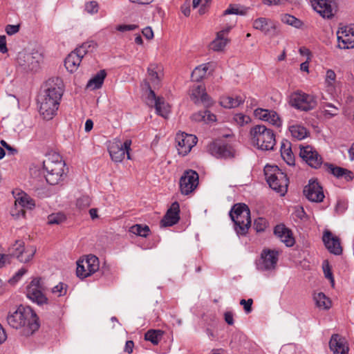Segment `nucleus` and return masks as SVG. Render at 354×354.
Listing matches in <instances>:
<instances>
[{"label":"nucleus","instance_id":"3","mask_svg":"<svg viewBox=\"0 0 354 354\" xmlns=\"http://www.w3.org/2000/svg\"><path fill=\"white\" fill-rule=\"evenodd\" d=\"M230 216L234 223V230L239 236L247 234L250 225V211L244 203L235 204L230 212Z\"/></svg>","mask_w":354,"mask_h":354},{"label":"nucleus","instance_id":"2","mask_svg":"<svg viewBox=\"0 0 354 354\" xmlns=\"http://www.w3.org/2000/svg\"><path fill=\"white\" fill-rule=\"evenodd\" d=\"M8 325L17 330L24 336L32 335L39 328V318L30 307L20 306L12 313L7 316Z\"/></svg>","mask_w":354,"mask_h":354},{"label":"nucleus","instance_id":"32","mask_svg":"<svg viewBox=\"0 0 354 354\" xmlns=\"http://www.w3.org/2000/svg\"><path fill=\"white\" fill-rule=\"evenodd\" d=\"M15 204V206H19L22 209L24 207L32 209L35 206L33 201L24 192L19 194L18 197L16 198Z\"/></svg>","mask_w":354,"mask_h":354},{"label":"nucleus","instance_id":"24","mask_svg":"<svg viewBox=\"0 0 354 354\" xmlns=\"http://www.w3.org/2000/svg\"><path fill=\"white\" fill-rule=\"evenodd\" d=\"M333 1H310L313 9L324 18H331L333 13Z\"/></svg>","mask_w":354,"mask_h":354},{"label":"nucleus","instance_id":"51","mask_svg":"<svg viewBox=\"0 0 354 354\" xmlns=\"http://www.w3.org/2000/svg\"><path fill=\"white\" fill-rule=\"evenodd\" d=\"M233 120L240 126H243L250 121V118L243 113H236L233 116Z\"/></svg>","mask_w":354,"mask_h":354},{"label":"nucleus","instance_id":"5","mask_svg":"<svg viewBox=\"0 0 354 354\" xmlns=\"http://www.w3.org/2000/svg\"><path fill=\"white\" fill-rule=\"evenodd\" d=\"M250 136L254 145L261 150H272L276 143L272 130L263 124H257L250 129Z\"/></svg>","mask_w":354,"mask_h":354},{"label":"nucleus","instance_id":"39","mask_svg":"<svg viewBox=\"0 0 354 354\" xmlns=\"http://www.w3.org/2000/svg\"><path fill=\"white\" fill-rule=\"evenodd\" d=\"M207 70V67L206 65L196 67L192 73V80L195 82L201 81L205 77Z\"/></svg>","mask_w":354,"mask_h":354},{"label":"nucleus","instance_id":"4","mask_svg":"<svg viewBox=\"0 0 354 354\" xmlns=\"http://www.w3.org/2000/svg\"><path fill=\"white\" fill-rule=\"evenodd\" d=\"M264 174L270 187L283 196L287 192L289 183L287 175L277 165H266Z\"/></svg>","mask_w":354,"mask_h":354},{"label":"nucleus","instance_id":"37","mask_svg":"<svg viewBox=\"0 0 354 354\" xmlns=\"http://www.w3.org/2000/svg\"><path fill=\"white\" fill-rule=\"evenodd\" d=\"M281 19L283 23L292 26L296 28H301L304 24L300 19L288 14L282 15Z\"/></svg>","mask_w":354,"mask_h":354},{"label":"nucleus","instance_id":"14","mask_svg":"<svg viewBox=\"0 0 354 354\" xmlns=\"http://www.w3.org/2000/svg\"><path fill=\"white\" fill-rule=\"evenodd\" d=\"M300 157L311 167L317 169L322 165V158L311 146H300Z\"/></svg>","mask_w":354,"mask_h":354},{"label":"nucleus","instance_id":"33","mask_svg":"<svg viewBox=\"0 0 354 354\" xmlns=\"http://www.w3.org/2000/svg\"><path fill=\"white\" fill-rule=\"evenodd\" d=\"M164 332L159 329H150L145 334V339L158 345L161 340Z\"/></svg>","mask_w":354,"mask_h":354},{"label":"nucleus","instance_id":"27","mask_svg":"<svg viewBox=\"0 0 354 354\" xmlns=\"http://www.w3.org/2000/svg\"><path fill=\"white\" fill-rule=\"evenodd\" d=\"M55 160H50V158L43 162L44 169L46 173L64 174V163L59 160L58 156H55Z\"/></svg>","mask_w":354,"mask_h":354},{"label":"nucleus","instance_id":"19","mask_svg":"<svg viewBox=\"0 0 354 354\" xmlns=\"http://www.w3.org/2000/svg\"><path fill=\"white\" fill-rule=\"evenodd\" d=\"M254 115L257 118L268 122L277 127L281 125L280 118L274 111L257 108L254 110Z\"/></svg>","mask_w":354,"mask_h":354},{"label":"nucleus","instance_id":"12","mask_svg":"<svg viewBox=\"0 0 354 354\" xmlns=\"http://www.w3.org/2000/svg\"><path fill=\"white\" fill-rule=\"evenodd\" d=\"M131 140H126L123 144L120 142L113 143L109 147L110 156L114 162H120L124 158L127 153V159H131L129 151L131 150Z\"/></svg>","mask_w":354,"mask_h":354},{"label":"nucleus","instance_id":"29","mask_svg":"<svg viewBox=\"0 0 354 354\" xmlns=\"http://www.w3.org/2000/svg\"><path fill=\"white\" fill-rule=\"evenodd\" d=\"M106 76V71L100 70L88 80L86 84L87 88H90L92 90L100 88L102 86Z\"/></svg>","mask_w":354,"mask_h":354},{"label":"nucleus","instance_id":"16","mask_svg":"<svg viewBox=\"0 0 354 354\" xmlns=\"http://www.w3.org/2000/svg\"><path fill=\"white\" fill-rule=\"evenodd\" d=\"M197 140L196 136L192 134L178 133L176 137V141L178 145L177 149L179 154L183 156L187 155L197 143Z\"/></svg>","mask_w":354,"mask_h":354},{"label":"nucleus","instance_id":"28","mask_svg":"<svg viewBox=\"0 0 354 354\" xmlns=\"http://www.w3.org/2000/svg\"><path fill=\"white\" fill-rule=\"evenodd\" d=\"M288 129L291 136L297 140L305 139L309 136V131L307 129L298 123L289 125Z\"/></svg>","mask_w":354,"mask_h":354},{"label":"nucleus","instance_id":"17","mask_svg":"<svg viewBox=\"0 0 354 354\" xmlns=\"http://www.w3.org/2000/svg\"><path fill=\"white\" fill-rule=\"evenodd\" d=\"M306 197L312 202L319 203L324 198L322 187L316 180L310 179L304 189Z\"/></svg>","mask_w":354,"mask_h":354},{"label":"nucleus","instance_id":"20","mask_svg":"<svg viewBox=\"0 0 354 354\" xmlns=\"http://www.w3.org/2000/svg\"><path fill=\"white\" fill-rule=\"evenodd\" d=\"M322 240L326 248L330 253L335 255L342 254V248L340 245L339 239L337 236H333L330 231L326 230L324 232Z\"/></svg>","mask_w":354,"mask_h":354},{"label":"nucleus","instance_id":"6","mask_svg":"<svg viewBox=\"0 0 354 354\" xmlns=\"http://www.w3.org/2000/svg\"><path fill=\"white\" fill-rule=\"evenodd\" d=\"M46 287L41 278L36 277L29 283L26 287V294L27 297L39 306L47 304L48 299L44 292Z\"/></svg>","mask_w":354,"mask_h":354},{"label":"nucleus","instance_id":"41","mask_svg":"<svg viewBox=\"0 0 354 354\" xmlns=\"http://www.w3.org/2000/svg\"><path fill=\"white\" fill-rule=\"evenodd\" d=\"M130 232L136 235L147 237L149 228L147 225L142 226L141 225H134L130 228Z\"/></svg>","mask_w":354,"mask_h":354},{"label":"nucleus","instance_id":"63","mask_svg":"<svg viewBox=\"0 0 354 354\" xmlns=\"http://www.w3.org/2000/svg\"><path fill=\"white\" fill-rule=\"evenodd\" d=\"M346 208H347V207H346V205L345 203H344L342 201H338L335 206V212L338 214H342L345 212Z\"/></svg>","mask_w":354,"mask_h":354},{"label":"nucleus","instance_id":"10","mask_svg":"<svg viewBox=\"0 0 354 354\" xmlns=\"http://www.w3.org/2000/svg\"><path fill=\"white\" fill-rule=\"evenodd\" d=\"M42 60L43 56L38 51L20 53L18 58L19 64L21 66L32 72L37 71Z\"/></svg>","mask_w":354,"mask_h":354},{"label":"nucleus","instance_id":"7","mask_svg":"<svg viewBox=\"0 0 354 354\" xmlns=\"http://www.w3.org/2000/svg\"><path fill=\"white\" fill-rule=\"evenodd\" d=\"M290 103L297 109L308 111L315 108L317 100L314 95L297 91L290 96Z\"/></svg>","mask_w":354,"mask_h":354},{"label":"nucleus","instance_id":"58","mask_svg":"<svg viewBox=\"0 0 354 354\" xmlns=\"http://www.w3.org/2000/svg\"><path fill=\"white\" fill-rule=\"evenodd\" d=\"M138 28L137 25L135 24H129V25H118L116 26L115 29L120 32H127L134 30Z\"/></svg>","mask_w":354,"mask_h":354},{"label":"nucleus","instance_id":"11","mask_svg":"<svg viewBox=\"0 0 354 354\" xmlns=\"http://www.w3.org/2000/svg\"><path fill=\"white\" fill-rule=\"evenodd\" d=\"M198 185V174L196 171L189 169L185 171L180 179V192L184 195L192 193Z\"/></svg>","mask_w":354,"mask_h":354},{"label":"nucleus","instance_id":"54","mask_svg":"<svg viewBox=\"0 0 354 354\" xmlns=\"http://www.w3.org/2000/svg\"><path fill=\"white\" fill-rule=\"evenodd\" d=\"M52 292L58 297L64 295L66 292V286L59 283L52 288Z\"/></svg>","mask_w":354,"mask_h":354},{"label":"nucleus","instance_id":"31","mask_svg":"<svg viewBox=\"0 0 354 354\" xmlns=\"http://www.w3.org/2000/svg\"><path fill=\"white\" fill-rule=\"evenodd\" d=\"M82 263L85 264L88 274L91 275L99 270L100 262L98 258L95 255H88L85 259L82 260Z\"/></svg>","mask_w":354,"mask_h":354},{"label":"nucleus","instance_id":"18","mask_svg":"<svg viewBox=\"0 0 354 354\" xmlns=\"http://www.w3.org/2000/svg\"><path fill=\"white\" fill-rule=\"evenodd\" d=\"M179 212V204L178 202L173 203L170 208L167 210L165 215L160 221V227H169L176 224L180 219Z\"/></svg>","mask_w":354,"mask_h":354},{"label":"nucleus","instance_id":"1","mask_svg":"<svg viewBox=\"0 0 354 354\" xmlns=\"http://www.w3.org/2000/svg\"><path fill=\"white\" fill-rule=\"evenodd\" d=\"M63 82L59 77L46 81L38 97L39 111L44 119L51 120L56 114L64 93Z\"/></svg>","mask_w":354,"mask_h":354},{"label":"nucleus","instance_id":"22","mask_svg":"<svg viewBox=\"0 0 354 354\" xmlns=\"http://www.w3.org/2000/svg\"><path fill=\"white\" fill-rule=\"evenodd\" d=\"M252 26L261 31L265 35L274 34L276 30L274 23L266 17H259L254 20Z\"/></svg>","mask_w":354,"mask_h":354},{"label":"nucleus","instance_id":"9","mask_svg":"<svg viewBox=\"0 0 354 354\" xmlns=\"http://www.w3.org/2000/svg\"><path fill=\"white\" fill-rule=\"evenodd\" d=\"M11 257H16L21 263H27L33 257L36 249L33 246L25 248L22 241L17 240L9 249Z\"/></svg>","mask_w":354,"mask_h":354},{"label":"nucleus","instance_id":"52","mask_svg":"<svg viewBox=\"0 0 354 354\" xmlns=\"http://www.w3.org/2000/svg\"><path fill=\"white\" fill-rule=\"evenodd\" d=\"M91 205V198L88 196H82L77 199L76 205L79 209H84Z\"/></svg>","mask_w":354,"mask_h":354},{"label":"nucleus","instance_id":"8","mask_svg":"<svg viewBox=\"0 0 354 354\" xmlns=\"http://www.w3.org/2000/svg\"><path fill=\"white\" fill-rule=\"evenodd\" d=\"M279 259V252L274 250L264 249L260 259L257 261V268L260 271H272L275 269Z\"/></svg>","mask_w":354,"mask_h":354},{"label":"nucleus","instance_id":"40","mask_svg":"<svg viewBox=\"0 0 354 354\" xmlns=\"http://www.w3.org/2000/svg\"><path fill=\"white\" fill-rule=\"evenodd\" d=\"M337 41L340 42V39L344 37H354V29L351 26H343L339 28L337 32Z\"/></svg>","mask_w":354,"mask_h":354},{"label":"nucleus","instance_id":"13","mask_svg":"<svg viewBox=\"0 0 354 354\" xmlns=\"http://www.w3.org/2000/svg\"><path fill=\"white\" fill-rule=\"evenodd\" d=\"M145 86L149 89L147 96L148 104H153L157 114L166 118L169 113V104L165 102L163 97L156 95L155 92L151 88L148 82H145Z\"/></svg>","mask_w":354,"mask_h":354},{"label":"nucleus","instance_id":"62","mask_svg":"<svg viewBox=\"0 0 354 354\" xmlns=\"http://www.w3.org/2000/svg\"><path fill=\"white\" fill-rule=\"evenodd\" d=\"M19 30V25H7L6 32L8 35H12Z\"/></svg>","mask_w":354,"mask_h":354},{"label":"nucleus","instance_id":"34","mask_svg":"<svg viewBox=\"0 0 354 354\" xmlns=\"http://www.w3.org/2000/svg\"><path fill=\"white\" fill-rule=\"evenodd\" d=\"M97 48V44L94 41H88L77 47L75 50L83 57L87 54L92 53Z\"/></svg>","mask_w":354,"mask_h":354},{"label":"nucleus","instance_id":"38","mask_svg":"<svg viewBox=\"0 0 354 354\" xmlns=\"http://www.w3.org/2000/svg\"><path fill=\"white\" fill-rule=\"evenodd\" d=\"M227 41V37H219L217 34L216 39L211 43L210 47L214 51H221L225 48Z\"/></svg>","mask_w":354,"mask_h":354},{"label":"nucleus","instance_id":"60","mask_svg":"<svg viewBox=\"0 0 354 354\" xmlns=\"http://www.w3.org/2000/svg\"><path fill=\"white\" fill-rule=\"evenodd\" d=\"M205 114H207V112L205 110L204 111H200L197 113H194L192 115V119L196 122H205Z\"/></svg>","mask_w":354,"mask_h":354},{"label":"nucleus","instance_id":"42","mask_svg":"<svg viewBox=\"0 0 354 354\" xmlns=\"http://www.w3.org/2000/svg\"><path fill=\"white\" fill-rule=\"evenodd\" d=\"M248 9L239 7L236 5H230L229 8L223 12V15H244L246 14Z\"/></svg>","mask_w":354,"mask_h":354},{"label":"nucleus","instance_id":"30","mask_svg":"<svg viewBox=\"0 0 354 354\" xmlns=\"http://www.w3.org/2000/svg\"><path fill=\"white\" fill-rule=\"evenodd\" d=\"M244 102L241 96H224L220 100V104L226 109H232L239 106Z\"/></svg>","mask_w":354,"mask_h":354},{"label":"nucleus","instance_id":"44","mask_svg":"<svg viewBox=\"0 0 354 354\" xmlns=\"http://www.w3.org/2000/svg\"><path fill=\"white\" fill-rule=\"evenodd\" d=\"M77 276L81 279H84L88 276V271L84 263H82V260H79L77 262V269H76Z\"/></svg>","mask_w":354,"mask_h":354},{"label":"nucleus","instance_id":"50","mask_svg":"<svg viewBox=\"0 0 354 354\" xmlns=\"http://www.w3.org/2000/svg\"><path fill=\"white\" fill-rule=\"evenodd\" d=\"M84 10L91 15L97 13L99 10L97 1H86L84 5Z\"/></svg>","mask_w":354,"mask_h":354},{"label":"nucleus","instance_id":"57","mask_svg":"<svg viewBox=\"0 0 354 354\" xmlns=\"http://www.w3.org/2000/svg\"><path fill=\"white\" fill-rule=\"evenodd\" d=\"M10 214L14 218H19L21 216H24L25 211L19 206L15 205V207L11 209Z\"/></svg>","mask_w":354,"mask_h":354},{"label":"nucleus","instance_id":"56","mask_svg":"<svg viewBox=\"0 0 354 354\" xmlns=\"http://www.w3.org/2000/svg\"><path fill=\"white\" fill-rule=\"evenodd\" d=\"M252 304H253V300L252 299H248V300L241 299L240 301V304L243 306V308L247 314L252 312Z\"/></svg>","mask_w":354,"mask_h":354},{"label":"nucleus","instance_id":"21","mask_svg":"<svg viewBox=\"0 0 354 354\" xmlns=\"http://www.w3.org/2000/svg\"><path fill=\"white\" fill-rule=\"evenodd\" d=\"M329 346L334 354H348L349 350L345 338L338 334L331 336Z\"/></svg>","mask_w":354,"mask_h":354},{"label":"nucleus","instance_id":"59","mask_svg":"<svg viewBox=\"0 0 354 354\" xmlns=\"http://www.w3.org/2000/svg\"><path fill=\"white\" fill-rule=\"evenodd\" d=\"M199 102L203 103V105L206 107H208L212 104V100L210 97L207 95V93L205 92V91L203 92V93L199 98Z\"/></svg>","mask_w":354,"mask_h":354},{"label":"nucleus","instance_id":"47","mask_svg":"<svg viewBox=\"0 0 354 354\" xmlns=\"http://www.w3.org/2000/svg\"><path fill=\"white\" fill-rule=\"evenodd\" d=\"M322 108L324 109V113L326 115L333 117L337 115L338 108L331 103H323Z\"/></svg>","mask_w":354,"mask_h":354},{"label":"nucleus","instance_id":"61","mask_svg":"<svg viewBox=\"0 0 354 354\" xmlns=\"http://www.w3.org/2000/svg\"><path fill=\"white\" fill-rule=\"evenodd\" d=\"M336 77V75L335 72L333 70L328 69L326 71V82L328 85H332L333 83L335 82Z\"/></svg>","mask_w":354,"mask_h":354},{"label":"nucleus","instance_id":"35","mask_svg":"<svg viewBox=\"0 0 354 354\" xmlns=\"http://www.w3.org/2000/svg\"><path fill=\"white\" fill-rule=\"evenodd\" d=\"M314 300L317 306L320 308L326 310L330 307V301L323 292L315 294Z\"/></svg>","mask_w":354,"mask_h":354},{"label":"nucleus","instance_id":"64","mask_svg":"<svg viewBox=\"0 0 354 354\" xmlns=\"http://www.w3.org/2000/svg\"><path fill=\"white\" fill-rule=\"evenodd\" d=\"M190 7L191 1H185V3L181 6V12L184 14L185 16L188 17L189 15Z\"/></svg>","mask_w":354,"mask_h":354},{"label":"nucleus","instance_id":"26","mask_svg":"<svg viewBox=\"0 0 354 354\" xmlns=\"http://www.w3.org/2000/svg\"><path fill=\"white\" fill-rule=\"evenodd\" d=\"M83 57L75 49L65 59L64 66L68 71L73 73L77 71Z\"/></svg>","mask_w":354,"mask_h":354},{"label":"nucleus","instance_id":"45","mask_svg":"<svg viewBox=\"0 0 354 354\" xmlns=\"http://www.w3.org/2000/svg\"><path fill=\"white\" fill-rule=\"evenodd\" d=\"M66 220V216L62 213L53 214L48 216V223L50 225L60 224Z\"/></svg>","mask_w":354,"mask_h":354},{"label":"nucleus","instance_id":"46","mask_svg":"<svg viewBox=\"0 0 354 354\" xmlns=\"http://www.w3.org/2000/svg\"><path fill=\"white\" fill-rule=\"evenodd\" d=\"M156 66L154 64H151L147 71L150 81L154 84H158L160 82V77L156 71Z\"/></svg>","mask_w":354,"mask_h":354},{"label":"nucleus","instance_id":"53","mask_svg":"<svg viewBox=\"0 0 354 354\" xmlns=\"http://www.w3.org/2000/svg\"><path fill=\"white\" fill-rule=\"evenodd\" d=\"M205 91V88L202 85H198L193 88L191 97L195 103L199 102V98Z\"/></svg>","mask_w":354,"mask_h":354},{"label":"nucleus","instance_id":"25","mask_svg":"<svg viewBox=\"0 0 354 354\" xmlns=\"http://www.w3.org/2000/svg\"><path fill=\"white\" fill-rule=\"evenodd\" d=\"M274 233L287 247L294 245L295 239L292 233L284 225H277L274 229Z\"/></svg>","mask_w":354,"mask_h":354},{"label":"nucleus","instance_id":"23","mask_svg":"<svg viewBox=\"0 0 354 354\" xmlns=\"http://www.w3.org/2000/svg\"><path fill=\"white\" fill-rule=\"evenodd\" d=\"M324 167L326 171L330 173L337 178L344 179L346 181H349L353 179V172L346 169L335 166L330 163H324Z\"/></svg>","mask_w":354,"mask_h":354},{"label":"nucleus","instance_id":"15","mask_svg":"<svg viewBox=\"0 0 354 354\" xmlns=\"http://www.w3.org/2000/svg\"><path fill=\"white\" fill-rule=\"evenodd\" d=\"M209 153L217 158H232L235 156L233 147L228 144L221 142H213L208 146Z\"/></svg>","mask_w":354,"mask_h":354},{"label":"nucleus","instance_id":"36","mask_svg":"<svg viewBox=\"0 0 354 354\" xmlns=\"http://www.w3.org/2000/svg\"><path fill=\"white\" fill-rule=\"evenodd\" d=\"M281 155L288 165L292 166L295 165V156L290 146L286 147V145L283 144L281 148Z\"/></svg>","mask_w":354,"mask_h":354},{"label":"nucleus","instance_id":"48","mask_svg":"<svg viewBox=\"0 0 354 354\" xmlns=\"http://www.w3.org/2000/svg\"><path fill=\"white\" fill-rule=\"evenodd\" d=\"M268 226V223L266 218L259 217L254 220V228L258 232H263Z\"/></svg>","mask_w":354,"mask_h":354},{"label":"nucleus","instance_id":"55","mask_svg":"<svg viewBox=\"0 0 354 354\" xmlns=\"http://www.w3.org/2000/svg\"><path fill=\"white\" fill-rule=\"evenodd\" d=\"M292 216L295 220H304L306 217V214L302 207H298L295 208Z\"/></svg>","mask_w":354,"mask_h":354},{"label":"nucleus","instance_id":"49","mask_svg":"<svg viewBox=\"0 0 354 354\" xmlns=\"http://www.w3.org/2000/svg\"><path fill=\"white\" fill-rule=\"evenodd\" d=\"M63 174L58 173H46L45 174V178L46 182L50 185H56L60 180L62 177Z\"/></svg>","mask_w":354,"mask_h":354},{"label":"nucleus","instance_id":"43","mask_svg":"<svg viewBox=\"0 0 354 354\" xmlns=\"http://www.w3.org/2000/svg\"><path fill=\"white\" fill-rule=\"evenodd\" d=\"M338 47L341 49H349L354 48V37H344L338 41Z\"/></svg>","mask_w":354,"mask_h":354}]
</instances>
